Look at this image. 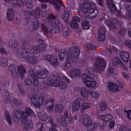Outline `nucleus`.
<instances>
[{"mask_svg": "<svg viewBox=\"0 0 131 131\" xmlns=\"http://www.w3.org/2000/svg\"><path fill=\"white\" fill-rule=\"evenodd\" d=\"M125 43L126 45L131 50V40H126L125 41Z\"/></svg>", "mask_w": 131, "mask_h": 131, "instance_id": "obj_39", "label": "nucleus"}, {"mask_svg": "<svg viewBox=\"0 0 131 131\" xmlns=\"http://www.w3.org/2000/svg\"><path fill=\"white\" fill-rule=\"evenodd\" d=\"M80 92L84 98H89L90 95H91L92 98H94V99L100 98V94L98 92H94L92 90H88L85 87H82L80 89Z\"/></svg>", "mask_w": 131, "mask_h": 131, "instance_id": "obj_8", "label": "nucleus"}, {"mask_svg": "<svg viewBox=\"0 0 131 131\" xmlns=\"http://www.w3.org/2000/svg\"><path fill=\"white\" fill-rule=\"evenodd\" d=\"M103 0H97V2L98 3L100 6H103Z\"/></svg>", "mask_w": 131, "mask_h": 131, "instance_id": "obj_47", "label": "nucleus"}, {"mask_svg": "<svg viewBox=\"0 0 131 131\" xmlns=\"http://www.w3.org/2000/svg\"><path fill=\"white\" fill-rule=\"evenodd\" d=\"M53 108H54V105H51V106L49 107L48 110L49 111H51V110H53Z\"/></svg>", "mask_w": 131, "mask_h": 131, "instance_id": "obj_51", "label": "nucleus"}, {"mask_svg": "<svg viewBox=\"0 0 131 131\" xmlns=\"http://www.w3.org/2000/svg\"><path fill=\"white\" fill-rule=\"evenodd\" d=\"M120 131H126V128L124 126H123L120 128Z\"/></svg>", "mask_w": 131, "mask_h": 131, "instance_id": "obj_49", "label": "nucleus"}, {"mask_svg": "<svg viewBox=\"0 0 131 131\" xmlns=\"http://www.w3.org/2000/svg\"><path fill=\"white\" fill-rule=\"evenodd\" d=\"M58 3L60 4V5H62V0H57Z\"/></svg>", "mask_w": 131, "mask_h": 131, "instance_id": "obj_55", "label": "nucleus"}, {"mask_svg": "<svg viewBox=\"0 0 131 131\" xmlns=\"http://www.w3.org/2000/svg\"><path fill=\"white\" fill-rule=\"evenodd\" d=\"M39 41V42H42V43L35 47L34 50H31L30 52L27 51L26 53L23 54V57H24V59L31 64H35L37 62L36 58L33 57V56H35L37 53L33 54L32 53L34 52L35 53H39L40 51H43L47 48V45L43 43V40H40Z\"/></svg>", "mask_w": 131, "mask_h": 131, "instance_id": "obj_3", "label": "nucleus"}, {"mask_svg": "<svg viewBox=\"0 0 131 131\" xmlns=\"http://www.w3.org/2000/svg\"><path fill=\"white\" fill-rule=\"evenodd\" d=\"M125 113L127 114V116L129 119H131V110L125 111Z\"/></svg>", "mask_w": 131, "mask_h": 131, "instance_id": "obj_40", "label": "nucleus"}, {"mask_svg": "<svg viewBox=\"0 0 131 131\" xmlns=\"http://www.w3.org/2000/svg\"><path fill=\"white\" fill-rule=\"evenodd\" d=\"M1 61L2 62L3 64H4V62H5V63H7V59H6V58H1L0 59V65H2V63L1 62Z\"/></svg>", "mask_w": 131, "mask_h": 131, "instance_id": "obj_44", "label": "nucleus"}, {"mask_svg": "<svg viewBox=\"0 0 131 131\" xmlns=\"http://www.w3.org/2000/svg\"><path fill=\"white\" fill-rule=\"evenodd\" d=\"M81 26L83 29H89L90 28V23L88 21L83 20L81 22Z\"/></svg>", "mask_w": 131, "mask_h": 131, "instance_id": "obj_26", "label": "nucleus"}, {"mask_svg": "<svg viewBox=\"0 0 131 131\" xmlns=\"http://www.w3.org/2000/svg\"><path fill=\"white\" fill-rule=\"evenodd\" d=\"M6 3H9V2H11L15 5L17 6H23V2L21 0H5Z\"/></svg>", "mask_w": 131, "mask_h": 131, "instance_id": "obj_24", "label": "nucleus"}, {"mask_svg": "<svg viewBox=\"0 0 131 131\" xmlns=\"http://www.w3.org/2000/svg\"><path fill=\"white\" fill-rule=\"evenodd\" d=\"M83 120L84 125L87 126L88 131H94L98 127V124L93 123L92 119L90 116L87 115L83 116Z\"/></svg>", "mask_w": 131, "mask_h": 131, "instance_id": "obj_7", "label": "nucleus"}, {"mask_svg": "<svg viewBox=\"0 0 131 131\" xmlns=\"http://www.w3.org/2000/svg\"><path fill=\"white\" fill-rule=\"evenodd\" d=\"M29 74L32 76V78H33V82L31 81L30 79H27L25 80L26 83L28 85L32 84V83H33L35 86H37V85H38V80L37 78H38V77L40 78H46L47 75H48V70H44L43 71L40 72L39 73H34L33 70L30 69L29 71Z\"/></svg>", "mask_w": 131, "mask_h": 131, "instance_id": "obj_4", "label": "nucleus"}, {"mask_svg": "<svg viewBox=\"0 0 131 131\" xmlns=\"http://www.w3.org/2000/svg\"><path fill=\"white\" fill-rule=\"evenodd\" d=\"M0 53L2 55H7V52L6 51L5 49L3 48H0Z\"/></svg>", "mask_w": 131, "mask_h": 131, "instance_id": "obj_41", "label": "nucleus"}, {"mask_svg": "<svg viewBox=\"0 0 131 131\" xmlns=\"http://www.w3.org/2000/svg\"><path fill=\"white\" fill-rule=\"evenodd\" d=\"M79 107H80L79 99H77L73 103V112H76L77 111H78V110H79Z\"/></svg>", "mask_w": 131, "mask_h": 131, "instance_id": "obj_19", "label": "nucleus"}, {"mask_svg": "<svg viewBox=\"0 0 131 131\" xmlns=\"http://www.w3.org/2000/svg\"><path fill=\"white\" fill-rule=\"evenodd\" d=\"M40 2H41L42 3H50V4H52L54 6H56V9L57 10H59L60 9V6L58 5L57 4V1H54V0H39Z\"/></svg>", "mask_w": 131, "mask_h": 131, "instance_id": "obj_23", "label": "nucleus"}, {"mask_svg": "<svg viewBox=\"0 0 131 131\" xmlns=\"http://www.w3.org/2000/svg\"><path fill=\"white\" fill-rule=\"evenodd\" d=\"M115 60L117 62V64H118V65H120V67L122 68V69H126V66L124 65L122 62H121V61L119 60V59L116 58Z\"/></svg>", "mask_w": 131, "mask_h": 131, "instance_id": "obj_27", "label": "nucleus"}, {"mask_svg": "<svg viewBox=\"0 0 131 131\" xmlns=\"http://www.w3.org/2000/svg\"><path fill=\"white\" fill-rule=\"evenodd\" d=\"M66 82H69V79L66 77H63L62 78L58 77L57 79H51L50 81V85L53 86H60L61 89H65L67 86Z\"/></svg>", "mask_w": 131, "mask_h": 131, "instance_id": "obj_6", "label": "nucleus"}, {"mask_svg": "<svg viewBox=\"0 0 131 131\" xmlns=\"http://www.w3.org/2000/svg\"><path fill=\"white\" fill-rule=\"evenodd\" d=\"M46 59L53 66H57L58 65V59L55 56L51 55H47Z\"/></svg>", "mask_w": 131, "mask_h": 131, "instance_id": "obj_13", "label": "nucleus"}, {"mask_svg": "<svg viewBox=\"0 0 131 131\" xmlns=\"http://www.w3.org/2000/svg\"><path fill=\"white\" fill-rule=\"evenodd\" d=\"M99 108L101 110V111H104V110H106V108H107V103L102 102L100 104Z\"/></svg>", "mask_w": 131, "mask_h": 131, "instance_id": "obj_29", "label": "nucleus"}, {"mask_svg": "<svg viewBox=\"0 0 131 131\" xmlns=\"http://www.w3.org/2000/svg\"><path fill=\"white\" fill-rule=\"evenodd\" d=\"M47 7V6L46 5H44V6H42V8H46Z\"/></svg>", "mask_w": 131, "mask_h": 131, "instance_id": "obj_61", "label": "nucleus"}, {"mask_svg": "<svg viewBox=\"0 0 131 131\" xmlns=\"http://www.w3.org/2000/svg\"><path fill=\"white\" fill-rule=\"evenodd\" d=\"M40 131H45L43 130V126L42 125L41 126V128H40Z\"/></svg>", "mask_w": 131, "mask_h": 131, "instance_id": "obj_54", "label": "nucleus"}, {"mask_svg": "<svg viewBox=\"0 0 131 131\" xmlns=\"http://www.w3.org/2000/svg\"><path fill=\"white\" fill-rule=\"evenodd\" d=\"M80 22V18L77 17H74L71 24L72 28H77L78 27V23Z\"/></svg>", "mask_w": 131, "mask_h": 131, "instance_id": "obj_18", "label": "nucleus"}, {"mask_svg": "<svg viewBox=\"0 0 131 131\" xmlns=\"http://www.w3.org/2000/svg\"><path fill=\"white\" fill-rule=\"evenodd\" d=\"M88 48L89 49V50H94V46L92 44H89L87 46Z\"/></svg>", "mask_w": 131, "mask_h": 131, "instance_id": "obj_46", "label": "nucleus"}, {"mask_svg": "<svg viewBox=\"0 0 131 131\" xmlns=\"http://www.w3.org/2000/svg\"><path fill=\"white\" fill-rule=\"evenodd\" d=\"M38 116L40 120H42V121H46L47 123H52V122H53L52 118L49 117L47 114H45L44 115L42 114V115L41 114L39 113L38 114Z\"/></svg>", "mask_w": 131, "mask_h": 131, "instance_id": "obj_12", "label": "nucleus"}, {"mask_svg": "<svg viewBox=\"0 0 131 131\" xmlns=\"http://www.w3.org/2000/svg\"><path fill=\"white\" fill-rule=\"evenodd\" d=\"M107 72L110 75H112L113 73H114V71L113 70V68L111 67V64H110L108 66V69L107 70Z\"/></svg>", "mask_w": 131, "mask_h": 131, "instance_id": "obj_34", "label": "nucleus"}, {"mask_svg": "<svg viewBox=\"0 0 131 131\" xmlns=\"http://www.w3.org/2000/svg\"><path fill=\"white\" fill-rule=\"evenodd\" d=\"M122 74L125 78H128L129 77L128 75L126 74L125 72H123Z\"/></svg>", "mask_w": 131, "mask_h": 131, "instance_id": "obj_48", "label": "nucleus"}, {"mask_svg": "<svg viewBox=\"0 0 131 131\" xmlns=\"http://www.w3.org/2000/svg\"><path fill=\"white\" fill-rule=\"evenodd\" d=\"M120 57L124 62H128V60H129V53L125 51H121L120 53Z\"/></svg>", "mask_w": 131, "mask_h": 131, "instance_id": "obj_17", "label": "nucleus"}, {"mask_svg": "<svg viewBox=\"0 0 131 131\" xmlns=\"http://www.w3.org/2000/svg\"><path fill=\"white\" fill-rule=\"evenodd\" d=\"M11 72H12V73H17V71H15V72H13V71H11Z\"/></svg>", "mask_w": 131, "mask_h": 131, "instance_id": "obj_58", "label": "nucleus"}, {"mask_svg": "<svg viewBox=\"0 0 131 131\" xmlns=\"http://www.w3.org/2000/svg\"><path fill=\"white\" fill-rule=\"evenodd\" d=\"M44 102H45V100H42V102H41V104L45 103Z\"/></svg>", "mask_w": 131, "mask_h": 131, "instance_id": "obj_63", "label": "nucleus"}, {"mask_svg": "<svg viewBox=\"0 0 131 131\" xmlns=\"http://www.w3.org/2000/svg\"><path fill=\"white\" fill-rule=\"evenodd\" d=\"M49 19H50L51 20H54V19H56V16H54L53 14H51L49 15Z\"/></svg>", "mask_w": 131, "mask_h": 131, "instance_id": "obj_45", "label": "nucleus"}, {"mask_svg": "<svg viewBox=\"0 0 131 131\" xmlns=\"http://www.w3.org/2000/svg\"><path fill=\"white\" fill-rule=\"evenodd\" d=\"M107 5L110 8V11L112 13H115L117 11L116 7L113 4V0H106Z\"/></svg>", "mask_w": 131, "mask_h": 131, "instance_id": "obj_16", "label": "nucleus"}, {"mask_svg": "<svg viewBox=\"0 0 131 131\" xmlns=\"http://www.w3.org/2000/svg\"><path fill=\"white\" fill-rule=\"evenodd\" d=\"M106 25L108 26L109 28H111V29H114V24H113V23L111 22L110 20H107L106 21Z\"/></svg>", "mask_w": 131, "mask_h": 131, "instance_id": "obj_33", "label": "nucleus"}, {"mask_svg": "<svg viewBox=\"0 0 131 131\" xmlns=\"http://www.w3.org/2000/svg\"><path fill=\"white\" fill-rule=\"evenodd\" d=\"M128 34L130 37H131V29H130L128 31Z\"/></svg>", "mask_w": 131, "mask_h": 131, "instance_id": "obj_53", "label": "nucleus"}, {"mask_svg": "<svg viewBox=\"0 0 131 131\" xmlns=\"http://www.w3.org/2000/svg\"><path fill=\"white\" fill-rule=\"evenodd\" d=\"M74 119H77V118L76 117V116H75V115L74 116Z\"/></svg>", "mask_w": 131, "mask_h": 131, "instance_id": "obj_60", "label": "nucleus"}, {"mask_svg": "<svg viewBox=\"0 0 131 131\" xmlns=\"http://www.w3.org/2000/svg\"><path fill=\"white\" fill-rule=\"evenodd\" d=\"M105 29L104 27H101L98 30V37L100 41L105 40Z\"/></svg>", "mask_w": 131, "mask_h": 131, "instance_id": "obj_15", "label": "nucleus"}, {"mask_svg": "<svg viewBox=\"0 0 131 131\" xmlns=\"http://www.w3.org/2000/svg\"><path fill=\"white\" fill-rule=\"evenodd\" d=\"M89 6L91 7L89 8H85L82 10V12L85 14V15H88V16H90L92 13L93 14L94 12H96L98 13V10L96 9V6L95 5V3L94 2H92L89 4Z\"/></svg>", "mask_w": 131, "mask_h": 131, "instance_id": "obj_10", "label": "nucleus"}, {"mask_svg": "<svg viewBox=\"0 0 131 131\" xmlns=\"http://www.w3.org/2000/svg\"><path fill=\"white\" fill-rule=\"evenodd\" d=\"M11 67H14V65L11 64V66H10L9 67V69H11Z\"/></svg>", "mask_w": 131, "mask_h": 131, "instance_id": "obj_56", "label": "nucleus"}, {"mask_svg": "<svg viewBox=\"0 0 131 131\" xmlns=\"http://www.w3.org/2000/svg\"><path fill=\"white\" fill-rule=\"evenodd\" d=\"M122 88V84H120L117 86L116 84L111 82L108 84V89L112 93H117L119 92V90Z\"/></svg>", "mask_w": 131, "mask_h": 131, "instance_id": "obj_11", "label": "nucleus"}, {"mask_svg": "<svg viewBox=\"0 0 131 131\" xmlns=\"http://www.w3.org/2000/svg\"><path fill=\"white\" fill-rule=\"evenodd\" d=\"M66 56V63L65 65L66 69H68L70 66H71V63L70 62V59L74 63L77 60V58L79 56V50H78L74 55H72L73 57L69 56L68 54H65L62 52L59 53L58 57L60 61H63L64 60V57Z\"/></svg>", "mask_w": 131, "mask_h": 131, "instance_id": "obj_5", "label": "nucleus"}, {"mask_svg": "<svg viewBox=\"0 0 131 131\" xmlns=\"http://www.w3.org/2000/svg\"><path fill=\"white\" fill-rule=\"evenodd\" d=\"M68 73L72 78H73V77H76V76H79V75H80V71L79 70L75 69L72 70L70 73Z\"/></svg>", "mask_w": 131, "mask_h": 131, "instance_id": "obj_21", "label": "nucleus"}, {"mask_svg": "<svg viewBox=\"0 0 131 131\" xmlns=\"http://www.w3.org/2000/svg\"><path fill=\"white\" fill-rule=\"evenodd\" d=\"M31 1L32 0H25V4L26 7H28V8H32V4H31Z\"/></svg>", "mask_w": 131, "mask_h": 131, "instance_id": "obj_32", "label": "nucleus"}, {"mask_svg": "<svg viewBox=\"0 0 131 131\" xmlns=\"http://www.w3.org/2000/svg\"><path fill=\"white\" fill-rule=\"evenodd\" d=\"M55 23H56V24H57V23L59 24V21L56 20V21H55Z\"/></svg>", "mask_w": 131, "mask_h": 131, "instance_id": "obj_59", "label": "nucleus"}, {"mask_svg": "<svg viewBox=\"0 0 131 131\" xmlns=\"http://www.w3.org/2000/svg\"><path fill=\"white\" fill-rule=\"evenodd\" d=\"M91 107V104L87 103H84L82 104L81 106V112L83 113V111L84 110L88 109V108Z\"/></svg>", "mask_w": 131, "mask_h": 131, "instance_id": "obj_25", "label": "nucleus"}, {"mask_svg": "<svg viewBox=\"0 0 131 131\" xmlns=\"http://www.w3.org/2000/svg\"><path fill=\"white\" fill-rule=\"evenodd\" d=\"M14 16H15V12L13 9H8L7 17L8 20L10 21H13L14 20Z\"/></svg>", "mask_w": 131, "mask_h": 131, "instance_id": "obj_20", "label": "nucleus"}, {"mask_svg": "<svg viewBox=\"0 0 131 131\" xmlns=\"http://www.w3.org/2000/svg\"><path fill=\"white\" fill-rule=\"evenodd\" d=\"M28 116H35V114L32 110L29 107L26 108V113L21 111H16L13 116V120L15 122L20 120L23 124V129L24 131H30L33 128V123L30 120H27Z\"/></svg>", "mask_w": 131, "mask_h": 131, "instance_id": "obj_2", "label": "nucleus"}, {"mask_svg": "<svg viewBox=\"0 0 131 131\" xmlns=\"http://www.w3.org/2000/svg\"><path fill=\"white\" fill-rule=\"evenodd\" d=\"M128 16V17H129L130 18H131V14H129Z\"/></svg>", "mask_w": 131, "mask_h": 131, "instance_id": "obj_62", "label": "nucleus"}, {"mask_svg": "<svg viewBox=\"0 0 131 131\" xmlns=\"http://www.w3.org/2000/svg\"><path fill=\"white\" fill-rule=\"evenodd\" d=\"M107 50L110 53H113V52H116L117 51V48L114 47H111L110 48H107Z\"/></svg>", "mask_w": 131, "mask_h": 131, "instance_id": "obj_36", "label": "nucleus"}, {"mask_svg": "<svg viewBox=\"0 0 131 131\" xmlns=\"http://www.w3.org/2000/svg\"><path fill=\"white\" fill-rule=\"evenodd\" d=\"M126 32V31L125 30V29L124 28H121L119 30V34H123V33H125Z\"/></svg>", "mask_w": 131, "mask_h": 131, "instance_id": "obj_43", "label": "nucleus"}, {"mask_svg": "<svg viewBox=\"0 0 131 131\" xmlns=\"http://www.w3.org/2000/svg\"><path fill=\"white\" fill-rule=\"evenodd\" d=\"M31 15H34L35 18H39V15H40V10H39V8H37L34 13H32Z\"/></svg>", "mask_w": 131, "mask_h": 131, "instance_id": "obj_30", "label": "nucleus"}, {"mask_svg": "<svg viewBox=\"0 0 131 131\" xmlns=\"http://www.w3.org/2000/svg\"><path fill=\"white\" fill-rule=\"evenodd\" d=\"M68 17H69V12L68 11H65L62 15V19L67 23H68Z\"/></svg>", "mask_w": 131, "mask_h": 131, "instance_id": "obj_28", "label": "nucleus"}, {"mask_svg": "<svg viewBox=\"0 0 131 131\" xmlns=\"http://www.w3.org/2000/svg\"><path fill=\"white\" fill-rule=\"evenodd\" d=\"M114 125H115V121H111L109 124V126H110V128H112V127H114Z\"/></svg>", "mask_w": 131, "mask_h": 131, "instance_id": "obj_42", "label": "nucleus"}, {"mask_svg": "<svg viewBox=\"0 0 131 131\" xmlns=\"http://www.w3.org/2000/svg\"><path fill=\"white\" fill-rule=\"evenodd\" d=\"M50 101L51 103H53L54 102V99H50Z\"/></svg>", "mask_w": 131, "mask_h": 131, "instance_id": "obj_57", "label": "nucleus"}, {"mask_svg": "<svg viewBox=\"0 0 131 131\" xmlns=\"http://www.w3.org/2000/svg\"><path fill=\"white\" fill-rule=\"evenodd\" d=\"M49 131H58V130H57L56 128H51L50 129Z\"/></svg>", "mask_w": 131, "mask_h": 131, "instance_id": "obj_52", "label": "nucleus"}, {"mask_svg": "<svg viewBox=\"0 0 131 131\" xmlns=\"http://www.w3.org/2000/svg\"><path fill=\"white\" fill-rule=\"evenodd\" d=\"M6 117L8 123H9V125L12 124V120H11V117L10 116V114L8 112H6Z\"/></svg>", "mask_w": 131, "mask_h": 131, "instance_id": "obj_31", "label": "nucleus"}, {"mask_svg": "<svg viewBox=\"0 0 131 131\" xmlns=\"http://www.w3.org/2000/svg\"><path fill=\"white\" fill-rule=\"evenodd\" d=\"M128 131H131V129H130Z\"/></svg>", "mask_w": 131, "mask_h": 131, "instance_id": "obj_64", "label": "nucleus"}, {"mask_svg": "<svg viewBox=\"0 0 131 131\" xmlns=\"http://www.w3.org/2000/svg\"><path fill=\"white\" fill-rule=\"evenodd\" d=\"M18 72L21 74H23V73L25 72V69H24V67L22 66L18 67Z\"/></svg>", "mask_w": 131, "mask_h": 131, "instance_id": "obj_35", "label": "nucleus"}, {"mask_svg": "<svg viewBox=\"0 0 131 131\" xmlns=\"http://www.w3.org/2000/svg\"><path fill=\"white\" fill-rule=\"evenodd\" d=\"M42 31L45 33V34H48V32H49V29L47 28L45 25L42 26Z\"/></svg>", "mask_w": 131, "mask_h": 131, "instance_id": "obj_38", "label": "nucleus"}, {"mask_svg": "<svg viewBox=\"0 0 131 131\" xmlns=\"http://www.w3.org/2000/svg\"><path fill=\"white\" fill-rule=\"evenodd\" d=\"M62 109H63V105L62 104L57 105L55 106V110L58 111V112H60Z\"/></svg>", "mask_w": 131, "mask_h": 131, "instance_id": "obj_37", "label": "nucleus"}, {"mask_svg": "<svg viewBox=\"0 0 131 131\" xmlns=\"http://www.w3.org/2000/svg\"><path fill=\"white\" fill-rule=\"evenodd\" d=\"M38 101H39V98H37V96H33L32 98V102L37 108H39L41 106V104Z\"/></svg>", "mask_w": 131, "mask_h": 131, "instance_id": "obj_22", "label": "nucleus"}, {"mask_svg": "<svg viewBox=\"0 0 131 131\" xmlns=\"http://www.w3.org/2000/svg\"><path fill=\"white\" fill-rule=\"evenodd\" d=\"M69 118V122L70 123L74 122L73 118L71 117V115H68L67 112L64 113V117H59L58 119V122L61 125L63 126H67V119Z\"/></svg>", "mask_w": 131, "mask_h": 131, "instance_id": "obj_9", "label": "nucleus"}, {"mask_svg": "<svg viewBox=\"0 0 131 131\" xmlns=\"http://www.w3.org/2000/svg\"><path fill=\"white\" fill-rule=\"evenodd\" d=\"M98 117L100 120H103L104 122H109V121L113 119V116L111 114L98 115Z\"/></svg>", "mask_w": 131, "mask_h": 131, "instance_id": "obj_14", "label": "nucleus"}, {"mask_svg": "<svg viewBox=\"0 0 131 131\" xmlns=\"http://www.w3.org/2000/svg\"><path fill=\"white\" fill-rule=\"evenodd\" d=\"M38 27H39V25H38V24H37V25H34V29H37Z\"/></svg>", "mask_w": 131, "mask_h": 131, "instance_id": "obj_50", "label": "nucleus"}, {"mask_svg": "<svg viewBox=\"0 0 131 131\" xmlns=\"http://www.w3.org/2000/svg\"><path fill=\"white\" fill-rule=\"evenodd\" d=\"M94 67L95 68V70L92 68L88 69L87 71L88 75L83 74L82 75L83 83L87 88L93 90L97 89V82L91 77V75L94 74V72H102V71H104V70L106 68V62L101 57H98L96 62L94 64Z\"/></svg>", "mask_w": 131, "mask_h": 131, "instance_id": "obj_1", "label": "nucleus"}]
</instances>
